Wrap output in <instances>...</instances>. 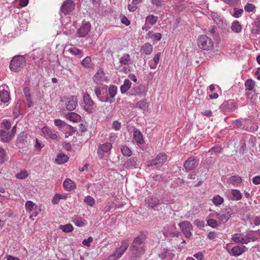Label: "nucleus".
I'll list each match as a JSON object with an SVG mask.
<instances>
[{"mask_svg": "<svg viewBox=\"0 0 260 260\" xmlns=\"http://www.w3.org/2000/svg\"><path fill=\"white\" fill-rule=\"evenodd\" d=\"M145 240L146 237L143 235L138 236L134 240L129 247L132 260L139 259L145 253L143 243Z\"/></svg>", "mask_w": 260, "mask_h": 260, "instance_id": "f257e3e1", "label": "nucleus"}, {"mask_svg": "<svg viewBox=\"0 0 260 260\" xmlns=\"http://www.w3.org/2000/svg\"><path fill=\"white\" fill-rule=\"evenodd\" d=\"M128 245L129 241L127 240H122L121 242V245L109 255L108 260H118L119 259L127 250Z\"/></svg>", "mask_w": 260, "mask_h": 260, "instance_id": "f03ea898", "label": "nucleus"}, {"mask_svg": "<svg viewBox=\"0 0 260 260\" xmlns=\"http://www.w3.org/2000/svg\"><path fill=\"white\" fill-rule=\"evenodd\" d=\"M198 46L202 50L209 51L213 49L214 43L210 38L206 35H201L198 38Z\"/></svg>", "mask_w": 260, "mask_h": 260, "instance_id": "7ed1b4c3", "label": "nucleus"}, {"mask_svg": "<svg viewBox=\"0 0 260 260\" xmlns=\"http://www.w3.org/2000/svg\"><path fill=\"white\" fill-rule=\"evenodd\" d=\"M233 214L234 212L233 209L230 208H228L219 212H215L212 214H210V216L211 217H215L217 218L220 223H224L229 220Z\"/></svg>", "mask_w": 260, "mask_h": 260, "instance_id": "20e7f679", "label": "nucleus"}, {"mask_svg": "<svg viewBox=\"0 0 260 260\" xmlns=\"http://www.w3.org/2000/svg\"><path fill=\"white\" fill-rule=\"evenodd\" d=\"M25 64V60L22 56H15L11 61L10 68L11 71L17 72L22 68Z\"/></svg>", "mask_w": 260, "mask_h": 260, "instance_id": "39448f33", "label": "nucleus"}, {"mask_svg": "<svg viewBox=\"0 0 260 260\" xmlns=\"http://www.w3.org/2000/svg\"><path fill=\"white\" fill-rule=\"evenodd\" d=\"M168 160V156L166 154L161 153L158 154L154 159L147 162V166H159L162 165Z\"/></svg>", "mask_w": 260, "mask_h": 260, "instance_id": "423d86ee", "label": "nucleus"}, {"mask_svg": "<svg viewBox=\"0 0 260 260\" xmlns=\"http://www.w3.org/2000/svg\"><path fill=\"white\" fill-rule=\"evenodd\" d=\"M84 109L89 113L93 112L94 107V103L91 99L90 95L87 93H85L83 95Z\"/></svg>", "mask_w": 260, "mask_h": 260, "instance_id": "0eeeda50", "label": "nucleus"}, {"mask_svg": "<svg viewBox=\"0 0 260 260\" xmlns=\"http://www.w3.org/2000/svg\"><path fill=\"white\" fill-rule=\"evenodd\" d=\"M112 148V145L110 142H106L99 145L97 153L100 158L102 159L105 154L109 153Z\"/></svg>", "mask_w": 260, "mask_h": 260, "instance_id": "6e6552de", "label": "nucleus"}, {"mask_svg": "<svg viewBox=\"0 0 260 260\" xmlns=\"http://www.w3.org/2000/svg\"><path fill=\"white\" fill-rule=\"evenodd\" d=\"M179 225L185 236L187 238L190 237L191 236L190 231L192 229L191 223L188 221H184L180 222Z\"/></svg>", "mask_w": 260, "mask_h": 260, "instance_id": "1a4fd4ad", "label": "nucleus"}, {"mask_svg": "<svg viewBox=\"0 0 260 260\" xmlns=\"http://www.w3.org/2000/svg\"><path fill=\"white\" fill-rule=\"evenodd\" d=\"M78 99L77 97L75 95H71L67 98L65 101L66 107L68 110H74L77 105Z\"/></svg>", "mask_w": 260, "mask_h": 260, "instance_id": "9d476101", "label": "nucleus"}, {"mask_svg": "<svg viewBox=\"0 0 260 260\" xmlns=\"http://www.w3.org/2000/svg\"><path fill=\"white\" fill-rule=\"evenodd\" d=\"M75 5L72 0H67L61 7L60 10L64 15H67L74 9Z\"/></svg>", "mask_w": 260, "mask_h": 260, "instance_id": "9b49d317", "label": "nucleus"}, {"mask_svg": "<svg viewBox=\"0 0 260 260\" xmlns=\"http://www.w3.org/2000/svg\"><path fill=\"white\" fill-rule=\"evenodd\" d=\"M198 165V161L193 157L189 158L184 164V167L187 171L194 169Z\"/></svg>", "mask_w": 260, "mask_h": 260, "instance_id": "f8f14e48", "label": "nucleus"}, {"mask_svg": "<svg viewBox=\"0 0 260 260\" xmlns=\"http://www.w3.org/2000/svg\"><path fill=\"white\" fill-rule=\"evenodd\" d=\"M106 80L104 72L102 69H99L93 77L94 82L97 84H102Z\"/></svg>", "mask_w": 260, "mask_h": 260, "instance_id": "ddd939ff", "label": "nucleus"}, {"mask_svg": "<svg viewBox=\"0 0 260 260\" xmlns=\"http://www.w3.org/2000/svg\"><path fill=\"white\" fill-rule=\"evenodd\" d=\"M90 24L89 22L83 23L77 31L78 36L83 37L87 35L90 30Z\"/></svg>", "mask_w": 260, "mask_h": 260, "instance_id": "4468645a", "label": "nucleus"}, {"mask_svg": "<svg viewBox=\"0 0 260 260\" xmlns=\"http://www.w3.org/2000/svg\"><path fill=\"white\" fill-rule=\"evenodd\" d=\"M174 256L172 251L168 249L164 248L159 254V257L162 259L171 260Z\"/></svg>", "mask_w": 260, "mask_h": 260, "instance_id": "2eb2a0df", "label": "nucleus"}, {"mask_svg": "<svg viewBox=\"0 0 260 260\" xmlns=\"http://www.w3.org/2000/svg\"><path fill=\"white\" fill-rule=\"evenodd\" d=\"M5 87L3 85L0 86V102L4 103H7L10 100L9 92Z\"/></svg>", "mask_w": 260, "mask_h": 260, "instance_id": "dca6fc26", "label": "nucleus"}, {"mask_svg": "<svg viewBox=\"0 0 260 260\" xmlns=\"http://www.w3.org/2000/svg\"><path fill=\"white\" fill-rule=\"evenodd\" d=\"M138 159L136 157H133L128 159L125 161L124 166L126 169H135L138 167Z\"/></svg>", "mask_w": 260, "mask_h": 260, "instance_id": "f3484780", "label": "nucleus"}, {"mask_svg": "<svg viewBox=\"0 0 260 260\" xmlns=\"http://www.w3.org/2000/svg\"><path fill=\"white\" fill-rule=\"evenodd\" d=\"M102 88L99 87V86H95L93 88L94 93L95 94V95L96 96V97L98 98V99L100 101L103 102H106H106H109L110 103H112L113 102V100H112L111 99H110L108 96L105 98L104 99H102L100 97V95L102 94Z\"/></svg>", "mask_w": 260, "mask_h": 260, "instance_id": "a211bd4d", "label": "nucleus"}, {"mask_svg": "<svg viewBox=\"0 0 260 260\" xmlns=\"http://www.w3.org/2000/svg\"><path fill=\"white\" fill-rule=\"evenodd\" d=\"M119 62L121 66H129L132 64V60L128 54L124 53L119 58Z\"/></svg>", "mask_w": 260, "mask_h": 260, "instance_id": "6ab92c4d", "label": "nucleus"}, {"mask_svg": "<svg viewBox=\"0 0 260 260\" xmlns=\"http://www.w3.org/2000/svg\"><path fill=\"white\" fill-rule=\"evenodd\" d=\"M246 248L245 246L240 247L239 246H236L234 247L231 251H229V254L233 256H239L241 255L244 252V249Z\"/></svg>", "mask_w": 260, "mask_h": 260, "instance_id": "aec40b11", "label": "nucleus"}, {"mask_svg": "<svg viewBox=\"0 0 260 260\" xmlns=\"http://www.w3.org/2000/svg\"><path fill=\"white\" fill-rule=\"evenodd\" d=\"M146 203L149 208L154 209L159 203V200L157 198L148 197L146 199Z\"/></svg>", "mask_w": 260, "mask_h": 260, "instance_id": "412c9836", "label": "nucleus"}, {"mask_svg": "<svg viewBox=\"0 0 260 260\" xmlns=\"http://www.w3.org/2000/svg\"><path fill=\"white\" fill-rule=\"evenodd\" d=\"M228 111L234 112L238 108L237 103L234 100H230L222 105Z\"/></svg>", "mask_w": 260, "mask_h": 260, "instance_id": "4be33fe9", "label": "nucleus"}, {"mask_svg": "<svg viewBox=\"0 0 260 260\" xmlns=\"http://www.w3.org/2000/svg\"><path fill=\"white\" fill-rule=\"evenodd\" d=\"M27 133L25 132H21L18 136L16 143L19 147H22V145L26 143Z\"/></svg>", "mask_w": 260, "mask_h": 260, "instance_id": "5701e85b", "label": "nucleus"}, {"mask_svg": "<svg viewBox=\"0 0 260 260\" xmlns=\"http://www.w3.org/2000/svg\"><path fill=\"white\" fill-rule=\"evenodd\" d=\"M132 91L133 94L142 95L145 94L146 89L145 86L141 85L134 88Z\"/></svg>", "mask_w": 260, "mask_h": 260, "instance_id": "b1692460", "label": "nucleus"}, {"mask_svg": "<svg viewBox=\"0 0 260 260\" xmlns=\"http://www.w3.org/2000/svg\"><path fill=\"white\" fill-rule=\"evenodd\" d=\"M63 186L64 189L67 191H70L76 188L74 182L70 179H66L63 183Z\"/></svg>", "mask_w": 260, "mask_h": 260, "instance_id": "393cba45", "label": "nucleus"}, {"mask_svg": "<svg viewBox=\"0 0 260 260\" xmlns=\"http://www.w3.org/2000/svg\"><path fill=\"white\" fill-rule=\"evenodd\" d=\"M153 50V47L150 43H147L144 44L141 48L140 51L143 54H150Z\"/></svg>", "mask_w": 260, "mask_h": 260, "instance_id": "a878e982", "label": "nucleus"}, {"mask_svg": "<svg viewBox=\"0 0 260 260\" xmlns=\"http://www.w3.org/2000/svg\"><path fill=\"white\" fill-rule=\"evenodd\" d=\"M0 136L2 141L6 143L9 142L13 138L11 137L10 133L6 130H2L0 132Z\"/></svg>", "mask_w": 260, "mask_h": 260, "instance_id": "bb28decb", "label": "nucleus"}, {"mask_svg": "<svg viewBox=\"0 0 260 260\" xmlns=\"http://www.w3.org/2000/svg\"><path fill=\"white\" fill-rule=\"evenodd\" d=\"M72 222L78 227H83L86 225V220L82 219L80 217H75L72 219Z\"/></svg>", "mask_w": 260, "mask_h": 260, "instance_id": "cd10ccee", "label": "nucleus"}, {"mask_svg": "<svg viewBox=\"0 0 260 260\" xmlns=\"http://www.w3.org/2000/svg\"><path fill=\"white\" fill-rule=\"evenodd\" d=\"M134 139L139 144H142L144 143V139L142 133L138 130L134 132Z\"/></svg>", "mask_w": 260, "mask_h": 260, "instance_id": "c85d7f7f", "label": "nucleus"}, {"mask_svg": "<svg viewBox=\"0 0 260 260\" xmlns=\"http://www.w3.org/2000/svg\"><path fill=\"white\" fill-rule=\"evenodd\" d=\"M69 159L68 156L64 154H59L57 155L55 161L59 165H62L66 163Z\"/></svg>", "mask_w": 260, "mask_h": 260, "instance_id": "c756f323", "label": "nucleus"}, {"mask_svg": "<svg viewBox=\"0 0 260 260\" xmlns=\"http://www.w3.org/2000/svg\"><path fill=\"white\" fill-rule=\"evenodd\" d=\"M136 106L144 112H147L148 110V104L145 100H142L137 102Z\"/></svg>", "mask_w": 260, "mask_h": 260, "instance_id": "7c9ffc66", "label": "nucleus"}, {"mask_svg": "<svg viewBox=\"0 0 260 260\" xmlns=\"http://www.w3.org/2000/svg\"><path fill=\"white\" fill-rule=\"evenodd\" d=\"M244 85L245 87V90H255V82L251 79H249L246 80Z\"/></svg>", "mask_w": 260, "mask_h": 260, "instance_id": "2f4dec72", "label": "nucleus"}, {"mask_svg": "<svg viewBox=\"0 0 260 260\" xmlns=\"http://www.w3.org/2000/svg\"><path fill=\"white\" fill-rule=\"evenodd\" d=\"M132 82L128 79H125L123 84L120 86V89L122 93L126 92L131 87Z\"/></svg>", "mask_w": 260, "mask_h": 260, "instance_id": "473e14b6", "label": "nucleus"}, {"mask_svg": "<svg viewBox=\"0 0 260 260\" xmlns=\"http://www.w3.org/2000/svg\"><path fill=\"white\" fill-rule=\"evenodd\" d=\"M158 20V17L153 15H148L145 20L146 24H150L151 26L154 25Z\"/></svg>", "mask_w": 260, "mask_h": 260, "instance_id": "72a5a7b5", "label": "nucleus"}, {"mask_svg": "<svg viewBox=\"0 0 260 260\" xmlns=\"http://www.w3.org/2000/svg\"><path fill=\"white\" fill-rule=\"evenodd\" d=\"M242 181L241 178L239 176H233L230 177L228 180V182L229 184L233 185H237Z\"/></svg>", "mask_w": 260, "mask_h": 260, "instance_id": "f704fd0d", "label": "nucleus"}, {"mask_svg": "<svg viewBox=\"0 0 260 260\" xmlns=\"http://www.w3.org/2000/svg\"><path fill=\"white\" fill-rule=\"evenodd\" d=\"M148 37L153 41H159L161 37V34L159 32L154 33L153 31H150L147 34Z\"/></svg>", "mask_w": 260, "mask_h": 260, "instance_id": "c9c22d12", "label": "nucleus"}, {"mask_svg": "<svg viewBox=\"0 0 260 260\" xmlns=\"http://www.w3.org/2000/svg\"><path fill=\"white\" fill-rule=\"evenodd\" d=\"M66 117L68 120L73 122H77L80 118V116L78 114L74 112L68 113L66 115Z\"/></svg>", "mask_w": 260, "mask_h": 260, "instance_id": "e433bc0d", "label": "nucleus"}, {"mask_svg": "<svg viewBox=\"0 0 260 260\" xmlns=\"http://www.w3.org/2000/svg\"><path fill=\"white\" fill-rule=\"evenodd\" d=\"M117 88L116 86L110 85L108 89L109 99L112 100L117 93Z\"/></svg>", "mask_w": 260, "mask_h": 260, "instance_id": "4c0bfd02", "label": "nucleus"}, {"mask_svg": "<svg viewBox=\"0 0 260 260\" xmlns=\"http://www.w3.org/2000/svg\"><path fill=\"white\" fill-rule=\"evenodd\" d=\"M223 198L219 195L215 196L212 199V203L216 206H220L223 203Z\"/></svg>", "mask_w": 260, "mask_h": 260, "instance_id": "58836bf2", "label": "nucleus"}, {"mask_svg": "<svg viewBox=\"0 0 260 260\" xmlns=\"http://www.w3.org/2000/svg\"><path fill=\"white\" fill-rule=\"evenodd\" d=\"M37 207V206L30 201H27L25 203V208L28 212H30L31 211L36 209Z\"/></svg>", "mask_w": 260, "mask_h": 260, "instance_id": "ea45409f", "label": "nucleus"}, {"mask_svg": "<svg viewBox=\"0 0 260 260\" xmlns=\"http://www.w3.org/2000/svg\"><path fill=\"white\" fill-rule=\"evenodd\" d=\"M59 229L64 233L72 232L74 230L73 225L70 223L65 225H60L59 226Z\"/></svg>", "mask_w": 260, "mask_h": 260, "instance_id": "a19ab883", "label": "nucleus"}, {"mask_svg": "<svg viewBox=\"0 0 260 260\" xmlns=\"http://www.w3.org/2000/svg\"><path fill=\"white\" fill-rule=\"evenodd\" d=\"M68 51L72 54L75 56H79V57H81L82 56V51L76 47H72L69 49Z\"/></svg>", "mask_w": 260, "mask_h": 260, "instance_id": "79ce46f5", "label": "nucleus"}, {"mask_svg": "<svg viewBox=\"0 0 260 260\" xmlns=\"http://www.w3.org/2000/svg\"><path fill=\"white\" fill-rule=\"evenodd\" d=\"M28 175L29 174L26 170H23L20 172L17 173L15 176L18 179H25L28 176Z\"/></svg>", "mask_w": 260, "mask_h": 260, "instance_id": "37998d69", "label": "nucleus"}, {"mask_svg": "<svg viewBox=\"0 0 260 260\" xmlns=\"http://www.w3.org/2000/svg\"><path fill=\"white\" fill-rule=\"evenodd\" d=\"M241 28V26L238 21L234 22L231 26L232 30L236 33L240 32Z\"/></svg>", "mask_w": 260, "mask_h": 260, "instance_id": "c03bdc74", "label": "nucleus"}, {"mask_svg": "<svg viewBox=\"0 0 260 260\" xmlns=\"http://www.w3.org/2000/svg\"><path fill=\"white\" fill-rule=\"evenodd\" d=\"M231 192L234 197V200L238 201L241 199L242 195L239 190L232 189Z\"/></svg>", "mask_w": 260, "mask_h": 260, "instance_id": "a18cd8bd", "label": "nucleus"}, {"mask_svg": "<svg viewBox=\"0 0 260 260\" xmlns=\"http://www.w3.org/2000/svg\"><path fill=\"white\" fill-rule=\"evenodd\" d=\"M121 151L124 156H129L132 154V150L126 146L123 145L121 147Z\"/></svg>", "mask_w": 260, "mask_h": 260, "instance_id": "49530a36", "label": "nucleus"}, {"mask_svg": "<svg viewBox=\"0 0 260 260\" xmlns=\"http://www.w3.org/2000/svg\"><path fill=\"white\" fill-rule=\"evenodd\" d=\"M245 95L248 99H254L257 95L256 90H245Z\"/></svg>", "mask_w": 260, "mask_h": 260, "instance_id": "de8ad7c7", "label": "nucleus"}, {"mask_svg": "<svg viewBox=\"0 0 260 260\" xmlns=\"http://www.w3.org/2000/svg\"><path fill=\"white\" fill-rule=\"evenodd\" d=\"M83 66L85 68H91L92 67L91 60L90 57L87 56L81 62Z\"/></svg>", "mask_w": 260, "mask_h": 260, "instance_id": "09e8293b", "label": "nucleus"}, {"mask_svg": "<svg viewBox=\"0 0 260 260\" xmlns=\"http://www.w3.org/2000/svg\"><path fill=\"white\" fill-rule=\"evenodd\" d=\"M84 202L90 206H93L95 204L94 199L90 196H87L84 199Z\"/></svg>", "mask_w": 260, "mask_h": 260, "instance_id": "8fccbe9b", "label": "nucleus"}, {"mask_svg": "<svg viewBox=\"0 0 260 260\" xmlns=\"http://www.w3.org/2000/svg\"><path fill=\"white\" fill-rule=\"evenodd\" d=\"M207 224L212 228H215L217 226L218 223L215 219L210 218L207 220Z\"/></svg>", "mask_w": 260, "mask_h": 260, "instance_id": "3c124183", "label": "nucleus"}, {"mask_svg": "<svg viewBox=\"0 0 260 260\" xmlns=\"http://www.w3.org/2000/svg\"><path fill=\"white\" fill-rule=\"evenodd\" d=\"M221 149L222 148L220 146H215V147H214L211 148L209 150L208 153L211 155L216 154V153L220 152Z\"/></svg>", "mask_w": 260, "mask_h": 260, "instance_id": "603ef678", "label": "nucleus"}, {"mask_svg": "<svg viewBox=\"0 0 260 260\" xmlns=\"http://www.w3.org/2000/svg\"><path fill=\"white\" fill-rule=\"evenodd\" d=\"M6 160L7 157L5 150L0 147V164H3Z\"/></svg>", "mask_w": 260, "mask_h": 260, "instance_id": "864d4df0", "label": "nucleus"}, {"mask_svg": "<svg viewBox=\"0 0 260 260\" xmlns=\"http://www.w3.org/2000/svg\"><path fill=\"white\" fill-rule=\"evenodd\" d=\"M61 199H62V196L60 194L56 193L52 199V203L54 205L57 204Z\"/></svg>", "mask_w": 260, "mask_h": 260, "instance_id": "5fc2aeb1", "label": "nucleus"}, {"mask_svg": "<svg viewBox=\"0 0 260 260\" xmlns=\"http://www.w3.org/2000/svg\"><path fill=\"white\" fill-rule=\"evenodd\" d=\"M242 237H241L238 234H234L232 236V240L233 241L236 243H241Z\"/></svg>", "mask_w": 260, "mask_h": 260, "instance_id": "6e6d98bb", "label": "nucleus"}, {"mask_svg": "<svg viewBox=\"0 0 260 260\" xmlns=\"http://www.w3.org/2000/svg\"><path fill=\"white\" fill-rule=\"evenodd\" d=\"M255 6L250 3L247 4L244 7L245 10L247 12H252L255 9Z\"/></svg>", "mask_w": 260, "mask_h": 260, "instance_id": "4d7b16f0", "label": "nucleus"}, {"mask_svg": "<svg viewBox=\"0 0 260 260\" xmlns=\"http://www.w3.org/2000/svg\"><path fill=\"white\" fill-rule=\"evenodd\" d=\"M243 12V10L242 9L235 8L233 16L235 18H238L241 15Z\"/></svg>", "mask_w": 260, "mask_h": 260, "instance_id": "13d9d810", "label": "nucleus"}, {"mask_svg": "<svg viewBox=\"0 0 260 260\" xmlns=\"http://www.w3.org/2000/svg\"><path fill=\"white\" fill-rule=\"evenodd\" d=\"M54 124L56 126L61 127L65 125V122L60 119H55L54 120Z\"/></svg>", "mask_w": 260, "mask_h": 260, "instance_id": "bf43d9fd", "label": "nucleus"}, {"mask_svg": "<svg viewBox=\"0 0 260 260\" xmlns=\"http://www.w3.org/2000/svg\"><path fill=\"white\" fill-rule=\"evenodd\" d=\"M51 130L48 127H44L42 129V132L46 138H47Z\"/></svg>", "mask_w": 260, "mask_h": 260, "instance_id": "052dcab7", "label": "nucleus"}, {"mask_svg": "<svg viewBox=\"0 0 260 260\" xmlns=\"http://www.w3.org/2000/svg\"><path fill=\"white\" fill-rule=\"evenodd\" d=\"M112 126H113V128L115 131H118L120 129L121 124H120V123L118 122V121H115L113 123Z\"/></svg>", "mask_w": 260, "mask_h": 260, "instance_id": "680f3d73", "label": "nucleus"}, {"mask_svg": "<svg viewBox=\"0 0 260 260\" xmlns=\"http://www.w3.org/2000/svg\"><path fill=\"white\" fill-rule=\"evenodd\" d=\"M233 126L235 127H241L242 125V121L239 119L235 120L233 122Z\"/></svg>", "mask_w": 260, "mask_h": 260, "instance_id": "e2e57ef3", "label": "nucleus"}, {"mask_svg": "<svg viewBox=\"0 0 260 260\" xmlns=\"http://www.w3.org/2000/svg\"><path fill=\"white\" fill-rule=\"evenodd\" d=\"M193 257L198 260H204V255L203 253L201 252L194 254Z\"/></svg>", "mask_w": 260, "mask_h": 260, "instance_id": "0e129e2a", "label": "nucleus"}, {"mask_svg": "<svg viewBox=\"0 0 260 260\" xmlns=\"http://www.w3.org/2000/svg\"><path fill=\"white\" fill-rule=\"evenodd\" d=\"M93 239L91 237H89L87 239H84L83 241V244L87 246H90V243L92 241Z\"/></svg>", "mask_w": 260, "mask_h": 260, "instance_id": "69168bd1", "label": "nucleus"}, {"mask_svg": "<svg viewBox=\"0 0 260 260\" xmlns=\"http://www.w3.org/2000/svg\"><path fill=\"white\" fill-rule=\"evenodd\" d=\"M2 124L5 126L6 129V131H7L10 128L11 126L10 122L6 120H5L3 121Z\"/></svg>", "mask_w": 260, "mask_h": 260, "instance_id": "338daca9", "label": "nucleus"}, {"mask_svg": "<svg viewBox=\"0 0 260 260\" xmlns=\"http://www.w3.org/2000/svg\"><path fill=\"white\" fill-rule=\"evenodd\" d=\"M253 183L255 185H258L260 184V176H256L252 179Z\"/></svg>", "mask_w": 260, "mask_h": 260, "instance_id": "774afa93", "label": "nucleus"}]
</instances>
